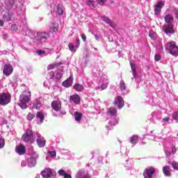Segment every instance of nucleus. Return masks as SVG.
I'll return each mask as SVG.
<instances>
[{
	"mask_svg": "<svg viewBox=\"0 0 178 178\" xmlns=\"http://www.w3.org/2000/svg\"><path fill=\"white\" fill-rule=\"evenodd\" d=\"M104 70V67L102 65L95 66L92 69V72L93 74H96V76H100V85L97 86V90H106L108 88V84H109V79H108V76L104 73L102 71Z\"/></svg>",
	"mask_w": 178,
	"mask_h": 178,
	"instance_id": "f257e3e1",
	"label": "nucleus"
},
{
	"mask_svg": "<svg viewBox=\"0 0 178 178\" xmlns=\"http://www.w3.org/2000/svg\"><path fill=\"white\" fill-rule=\"evenodd\" d=\"M31 99V92H30V90H25L22 92L19 97L20 103H18L19 106H20L22 109H26V108H27V102H30Z\"/></svg>",
	"mask_w": 178,
	"mask_h": 178,
	"instance_id": "f03ea898",
	"label": "nucleus"
},
{
	"mask_svg": "<svg viewBox=\"0 0 178 178\" xmlns=\"http://www.w3.org/2000/svg\"><path fill=\"white\" fill-rule=\"evenodd\" d=\"M108 119L111 118L112 120L108 122V124L110 126H115V124H118V111L115 107H110L107 112Z\"/></svg>",
	"mask_w": 178,
	"mask_h": 178,
	"instance_id": "7ed1b4c3",
	"label": "nucleus"
},
{
	"mask_svg": "<svg viewBox=\"0 0 178 178\" xmlns=\"http://www.w3.org/2000/svg\"><path fill=\"white\" fill-rule=\"evenodd\" d=\"M38 132H33V131L30 129H27L26 133L22 136V140L25 143H29V144H31L35 138H37V135L35 134Z\"/></svg>",
	"mask_w": 178,
	"mask_h": 178,
	"instance_id": "20e7f679",
	"label": "nucleus"
},
{
	"mask_svg": "<svg viewBox=\"0 0 178 178\" xmlns=\"http://www.w3.org/2000/svg\"><path fill=\"white\" fill-rule=\"evenodd\" d=\"M51 108L54 111L57 112V113H54L53 116H60V115H66V111L61 110L62 103H60V101L59 100L52 102Z\"/></svg>",
	"mask_w": 178,
	"mask_h": 178,
	"instance_id": "39448f33",
	"label": "nucleus"
},
{
	"mask_svg": "<svg viewBox=\"0 0 178 178\" xmlns=\"http://www.w3.org/2000/svg\"><path fill=\"white\" fill-rule=\"evenodd\" d=\"M39 156L35 151H32L27 157V165L29 168H34L37 165V159Z\"/></svg>",
	"mask_w": 178,
	"mask_h": 178,
	"instance_id": "423d86ee",
	"label": "nucleus"
},
{
	"mask_svg": "<svg viewBox=\"0 0 178 178\" xmlns=\"http://www.w3.org/2000/svg\"><path fill=\"white\" fill-rule=\"evenodd\" d=\"M165 49L172 55V56H178V47L175 42H169L165 44Z\"/></svg>",
	"mask_w": 178,
	"mask_h": 178,
	"instance_id": "0eeeda50",
	"label": "nucleus"
},
{
	"mask_svg": "<svg viewBox=\"0 0 178 178\" xmlns=\"http://www.w3.org/2000/svg\"><path fill=\"white\" fill-rule=\"evenodd\" d=\"M11 96L8 93H0V105L5 106L10 104Z\"/></svg>",
	"mask_w": 178,
	"mask_h": 178,
	"instance_id": "6e6552de",
	"label": "nucleus"
},
{
	"mask_svg": "<svg viewBox=\"0 0 178 178\" xmlns=\"http://www.w3.org/2000/svg\"><path fill=\"white\" fill-rule=\"evenodd\" d=\"M41 175L43 178L55 177V176H56V172L54 171V170L51 168H45L41 172Z\"/></svg>",
	"mask_w": 178,
	"mask_h": 178,
	"instance_id": "1a4fd4ad",
	"label": "nucleus"
},
{
	"mask_svg": "<svg viewBox=\"0 0 178 178\" xmlns=\"http://www.w3.org/2000/svg\"><path fill=\"white\" fill-rule=\"evenodd\" d=\"M124 168L126 171L129 173V175H134L136 170L134 169V167L133 166V163H131V161L126 160L124 163Z\"/></svg>",
	"mask_w": 178,
	"mask_h": 178,
	"instance_id": "9d476101",
	"label": "nucleus"
},
{
	"mask_svg": "<svg viewBox=\"0 0 178 178\" xmlns=\"http://www.w3.org/2000/svg\"><path fill=\"white\" fill-rule=\"evenodd\" d=\"M19 2L15 1V0H9L8 2L6 3V10H15L17 9V4Z\"/></svg>",
	"mask_w": 178,
	"mask_h": 178,
	"instance_id": "9b49d317",
	"label": "nucleus"
},
{
	"mask_svg": "<svg viewBox=\"0 0 178 178\" xmlns=\"http://www.w3.org/2000/svg\"><path fill=\"white\" fill-rule=\"evenodd\" d=\"M156 170L153 167H147L143 172L144 177L152 178V176H154V173H155Z\"/></svg>",
	"mask_w": 178,
	"mask_h": 178,
	"instance_id": "f8f14e48",
	"label": "nucleus"
},
{
	"mask_svg": "<svg viewBox=\"0 0 178 178\" xmlns=\"http://www.w3.org/2000/svg\"><path fill=\"white\" fill-rule=\"evenodd\" d=\"M75 178H91V176L87 170L81 169L76 172Z\"/></svg>",
	"mask_w": 178,
	"mask_h": 178,
	"instance_id": "ddd939ff",
	"label": "nucleus"
},
{
	"mask_svg": "<svg viewBox=\"0 0 178 178\" xmlns=\"http://www.w3.org/2000/svg\"><path fill=\"white\" fill-rule=\"evenodd\" d=\"M36 143L40 148H43V147H45V143L47 141L43 137H41V135L40 134L36 133Z\"/></svg>",
	"mask_w": 178,
	"mask_h": 178,
	"instance_id": "4468645a",
	"label": "nucleus"
},
{
	"mask_svg": "<svg viewBox=\"0 0 178 178\" xmlns=\"http://www.w3.org/2000/svg\"><path fill=\"white\" fill-rule=\"evenodd\" d=\"M115 106L118 108V109H121L123 106H124V100L120 96H117L114 102Z\"/></svg>",
	"mask_w": 178,
	"mask_h": 178,
	"instance_id": "2eb2a0df",
	"label": "nucleus"
},
{
	"mask_svg": "<svg viewBox=\"0 0 178 178\" xmlns=\"http://www.w3.org/2000/svg\"><path fill=\"white\" fill-rule=\"evenodd\" d=\"M152 96L148 94L145 95L142 99V102L145 104V105H154V104H152Z\"/></svg>",
	"mask_w": 178,
	"mask_h": 178,
	"instance_id": "dca6fc26",
	"label": "nucleus"
},
{
	"mask_svg": "<svg viewBox=\"0 0 178 178\" xmlns=\"http://www.w3.org/2000/svg\"><path fill=\"white\" fill-rule=\"evenodd\" d=\"M3 73L5 76H10V74L13 73V67L12 65L10 64H6L3 67Z\"/></svg>",
	"mask_w": 178,
	"mask_h": 178,
	"instance_id": "f3484780",
	"label": "nucleus"
},
{
	"mask_svg": "<svg viewBox=\"0 0 178 178\" xmlns=\"http://www.w3.org/2000/svg\"><path fill=\"white\" fill-rule=\"evenodd\" d=\"M37 40H48L49 38V33L48 32H38L37 33V36H36Z\"/></svg>",
	"mask_w": 178,
	"mask_h": 178,
	"instance_id": "a211bd4d",
	"label": "nucleus"
},
{
	"mask_svg": "<svg viewBox=\"0 0 178 178\" xmlns=\"http://www.w3.org/2000/svg\"><path fill=\"white\" fill-rule=\"evenodd\" d=\"M162 6H163V1H159L156 5L154 6V15L158 16L162 10Z\"/></svg>",
	"mask_w": 178,
	"mask_h": 178,
	"instance_id": "6ab92c4d",
	"label": "nucleus"
},
{
	"mask_svg": "<svg viewBox=\"0 0 178 178\" xmlns=\"http://www.w3.org/2000/svg\"><path fill=\"white\" fill-rule=\"evenodd\" d=\"M120 90L122 92V94H123V95H126V94H129V89H127V88H126V83H124V81H121L120 83Z\"/></svg>",
	"mask_w": 178,
	"mask_h": 178,
	"instance_id": "aec40b11",
	"label": "nucleus"
},
{
	"mask_svg": "<svg viewBox=\"0 0 178 178\" xmlns=\"http://www.w3.org/2000/svg\"><path fill=\"white\" fill-rule=\"evenodd\" d=\"M15 151L19 155H24V154H26V147L23 145H17L15 147Z\"/></svg>",
	"mask_w": 178,
	"mask_h": 178,
	"instance_id": "412c9836",
	"label": "nucleus"
},
{
	"mask_svg": "<svg viewBox=\"0 0 178 178\" xmlns=\"http://www.w3.org/2000/svg\"><path fill=\"white\" fill-rule=\"evenodd\" d=\"M140 141V137L137 135H134L129 138V143L132 145L131 147H136L137 143Z\"/></svg>",
	"mask_w": 178,
	"mask_h": 178,
	"instance_id": "4be33fe9",
	"label": "nucleus"
},
{
	"mask_svg": "<svg viewBox=\"0 0 178 178\" xmlns=\"http://www.w3.org/2000/svg\"><path fill=\"white\" fill-rule=\"evenodd\" d=\"M102 19L103 22H104L105 23H106L107 24L111 26V27H112V29H115V27H116V24H115L113 22H112V20L108 19V17L103 16V17H102Z\"/></svg>",
	"mask_w": 178,
	"mask_h": 178,
	"instance_id": "5701e85b",
	"label": "nucleus"
},
{
	"mask_svg": "<svg viewBox=\"0 0 178 178\" xmlns=\"http://www.w3.org/2000/svg\"><path fill=\"white\" fill-rule=\"evenodd\" d=\"M150 119H152V120H160V119H162L161 113L159 111L152 113Z\"/></svg>",
	"mask_w": 178,
	"mask_h": 178,
	"instance_id": "b1692460",
	"label": "nucleus"
},
{
	"mask_svg": "<svg viewBox=\"0 0 178 178\" xmlns=\"http://www.w3.org/2000/svg\"><path fill=\"white\" fill-rule=\"evenodd\" d=\"M12 16H13V14L10 13V12L7 11L3 15V22H10L12 20Z\"/></svg>",
	"mask_w": 178,
	"mask_h": 178,
	"instance_id": "393cba45",
	"label": "nucleus"
},
{
	"mask_svg": "<svg viewBox=\"0 0 178 178\" xmlns=\"http://www.w3.org/2000/svg\"><path fill=\"white\" fill-rule=\"evenodd\" d=\"M163 30L165 34H173L175 33V30L173 29V27L170 25H165L163 27Z\"/></svg>",
	"mask_w": 178,
	"mask_h": 178,
	"instance_id": "a878e982",
	"label": "nucleus"
},
{
	"mask_svg": "<svg viewBox=\"0 0 178 178\" xmlns=\"http://www.w3.org/2000/svg\"><path fill=\"white\" fill-rule=\"evenodd\" d=\"M70 99L71 102H74L76 105H79V104H80V96H79V95L70 96Z\"/></svg>",
	"mask_w": 178,
	"mask_h": 178,
	"instance_id": "bb28decb",
	"label": "nucleus"
},
{
	"mask_svg": "<svg viewBox=\"0 0 178 178\" xmlns=\"http://www.w3.org/2000/svg\"><path fill=\"white\" fill-rule=\"evenodd\" d=\"M72 83H73V76H70L67 80L63 82V87H66L67 88H68V87H70V86H72Z\"/></svg>",
	"mask_w": 178,
	"mask_h": 178,
	"instance_id": "cd10ccee",
	"label": "nucleus"
},
{
	"mask_svg": "<svg viewBox=\"0 0 178 178\" xmlns=\"http://www.w3.org/2000/svg\"><path fill=\"white\" fill-rule=\"evenodd\" d=\"M42 106V104L41 102H40V99H37L33 102L32 108L33 109H41V107Z\"/></svg>",
	"mask_w": 178,
	"mask_h": 178,
	"instance_id": "c85d7f7f",
	"label": "nucleus"
},
{
	"mask_svg": "<svg viewBox=\"0 0 178 178\" xmlns=\"http://www.w3.org/2000/svg\"><path fill=\"white\" fill-rule=\"evenodd\" d=\"M163 172L165 176L169 177H170V172H172V170H170V168H169V166L166 165L163 167Z\"/></svg>",
	"mask_w": 178,
	"mask_h": 178,
	"instance_id": "c756f323",
	"label": "nucleus"
},
{
	"mask_svg": "<svg viewBox=\"0 0 178 178\" xmlns=\"http://www.w3.org/2000/svg\"><path fill=\"white\" fill-rule=\"evenodd\" d=\"M58 173L60 176H63L64 178H72V175L66 173L65 170H60Z\"/></svg>",
	"mask_w": 178,
	"mask_h": 178,
	"instance_id": "7c9ffc66",
	"label": "nucleus"
},
{
	"mask_svg": "<svg viewBox=\"0 0 178 178\" xmlns=\"http://www.w3.org/2000/svg\"><path fill=\"white\" fill-rule=\"evenodd\" d=\"M58 24L51 23L50 25V33H56L58 31Z\"/></svg>",
	"mask_w": 178,
	"mask_h": 178,
	"instance_id": "2f4dec72",
	"label": "nucleus"
},
{
	"mask_svg": "<svg viewBox=\"0 0 178 178\" xmlns=\"http://www.w3.org/2000/svg\"><path fill=\"white\" fill-rule=\"evenodd\" d=\"M81 118H83V114L80 112H74V119L76 122H80L81 120Z\"/></svg>",
	"mask_w": 178,
	"mask_h": 178,
	"instance_id": "473e14b6",
	"label": "nucleus"
},
{
	"mask_svg": "<svg viewBox=\"0 0 178 178\" xmlns=\"http://www.w3.org/2000/svg\"><path fill=\"white\" fill-rule=\"evenodd\" d=\"M74 88L76 90L79 91V92H81V91H83V90H84V86L80 83H76L74 86Z\"/></svg>",
	"mask_w": 178,
	"mask_h": 178,
	"instance_id": "72a5a7b5",
	"label": "nucleus"
},
{
	"mask_svg": "<svg viewBox=\"0 0 178 178\" xmlns=\"http://www.w3.org/2000/svg\"><path fill=\"white\" fill-rule=\"evenodd\" d=\"M130 66L131 67L132 74L134 77L136 79V77H137V71L136 70V65L130 62Z\"/></svg>",
	"mask_w": 178,
	"mask_h": 178,
	"instance_id": "f704fd0d",
	"label": "nucleus"
},
{
	"mask_svg": "<svg viewBox=\"0 0 178 178\" xmlns=\"http://www.w3.org/2000/svg\"><path fill=\"white\" fill-rule=\"evenodd\" d=\"M165 22L168 23V24H170V23L173 22V16L172 15H167L165 17Z\"/></svg>",
	"mask_w": 178,
	"mask_h": 178,
	"instance_id": "c9c22d12",
	"label": "nucleus"
},
{
	"mask_svg": "<svg viewBox=\"0 0 178 178\" xmlns=\"http://www.w3.org/2000/svg\"><path fill=\"white\" fill-rule=\"evenodd\" d=\"M86 5H88V6L89 8H95V6H96L95 1H94V0H86Z\"/></svg>",
	"mask_w": 178,
	"mask_h": 178,
	"instance_id": "e433bc0d",
	"label": "nucleus"
},
{
	"mask_svg": "<svg viewBox=\"0 0 178 178\" xmlns=\"http://www.w3.org/2000/svg\"><path fill=\"white\" fill-rule=\"evenodd\" d=\"M36 118H37V119H39V120L41 123H42V122H44V119L45 117L44 116V113H42L41 112H38L36 114Z\"/></svg>",
	"mask_w": 178,
	"mask_h": 178,
	"instance_id": "4c0bfd02",
	"label": "nucleus"
},
{
	"mask_svg": "<svg viewBox=\"0 0 178 178\" xmlns=\"http://www.w3.org/2000/svg\"><path fill=\"white\" fill-rule=\"evenodd\" d=\"M56 12L58 15H63V8H62V5L58 4L56 6Z\"/></svg>",
	"mask_w": 178,
	"mask_h": 178,
	"instance_id": "58836bf2",
	"label": "nucleus"
},
{
	"mask_svg": "<svg viewBox=\"0 0 178 178\" xmlns=\"http://www.w3.org/2000/svg\"><path fill=\"white\" fill-rule=\"evenodd\" d=\"M149 36L151 38V40H156L158 35H156V33L154 32V31H150L149 32Z\"/></svg>",
	"mask_w": 178,
	"mask_h": 178,
	"instance_id": "ea45409f",
	"label": "nucleus"
},
{
	"mask_svg": "<svg viewBox=\"0 0 178 178\" xmlns=\"http://www.w3.org/2000/svg\"><path fill=\"white\" fill-rule=\"evenodd\" d=\"M161 123L163 126H165V124H169L170 123V118H169V117H165L163 118Z\"/></svg>",
	"mask_w": 178,
	"mask_h": 178,
	"instance_id": "a19ab883",
	"label": "nucleus"
},
{
	"mask_svg": "<svg viewBox=\"0 0 178 178\" xmlns=\"http://www.w3.org/2000/svg\"><path fill=\"white\" fill-rule=\"evenodd\" d=\"M63 75V71H59L56 74V81L60 80L62 79V76Z\"/></svg>",
	"mask_w": 178,
	"mask_h": 178,
	"instance_id": "79ce46f5",
	"label": "nucleus"
},
{
	"mask_svg": "<svg viewBox=\"0 0 178 178\" xmlns=\"http://www.w3.org/2000/svg\"><path fill=\"white\" fill-rule=\"evenodd\" d=\"M36 54L39 56H45L47 55V52L44 50H37L36 51Z\"/></svg>",
	"mask_w": 178,
	"mask_h": 178,
	"instance_id": "37998d69",
	"label": "nucleus"
},
{
	"mask_svg": "<svg viewBox=\"0 0 178 178\" xmlns=\"http://www.w3.org/2000/svg\"><path fill=\"white\" fill-rule=\"evenodd\" d=\"M57 66H59V64L58 63L50 64L48 66V70H52V69H55V67H57Z\"/></svg>",
	"mask_w": 178,
	"mask_h": 178,
	"instance_id": "c03bdc74",
	"label": "nucleus"
},
{
	"mask_svg": "<svg viewBox=\"0 0 178 178\" xmlns=\"http://www.w3.org/2000/svg\"><path fill=\"white\" fill-rule=\"evenodd\" d=\"M68 48L70 51H71V52H76V50H74V46L73 45V44L70 43L68 44Z\"/></svg>",
	"mask_w": 178,
	"mask_h": 178,
	"instance_id": "a18cd8bd",
	"label": "nucleus"
},
{
	"mask_svg": "<svg viewBox=\"0 0 178 178\" xmlns=\"http://www.w3.org/2000/svg\"><path fill=\"white\" fill-rule=\"evenodd\" d=\"M171 165L175 170H178V163L176 161H174L171 163Z\"/></svg>",
	"mask_w": 178,
	"mask_h": 178,
	"instance_id": "49530a36",
	"label": "nucleus"
},
{
	"mask_svg": "<svg viewBox=\"0 0 178 178\" xmlns=\"http://www.w3.org/2000/svg\"><path fill=\"white\" fill-rule=\"evenodd\" d=\"M5 147V139L0 138V149Z\"/></svg>",
	"mask_w": 178,
	"mask_h": 178,
	"instance_id": "de8ad7c7",
	"label": "nucleus"
},
{
	"mask_svg": "<svg viewBox=\"0 0 178 178\" xmlns=\"http://www.w3.org/2000/svg\"><path fill=\"white\" fill-rule=\"evenodd\" d=\"M49 156H51V158H54V156H56V152L52 151V152H48Z\"/></svg>",
	"mask_w": 178,
	"mask_h": 178,
	"instance_id": "09e8293b",
	"label": "nucleus"
},
{
	"mask_svg": "<svg viewBox=\"0 0 178 178\" xmlns=\"http://www.w3.org/2000/svg\"><path fill=\"white\" fill-rule=\"evenodd\" d=\"M108 0H96V2L100 6H104L105 5V2H106Z\"/></svg>",
	"mask_w": 178,
	"mask_h": 178,
	"instance_id": "8fccbe9b",
	"label": "nucleus"
},
{
	"mask_svg": "<svg viewBox=\"0 0 178 178\" xmlns=\"http://www.w3.org/2000/svg\"><path fill=\"white\" fill-rule=\"evenodd\" d=\"M172 118L174 120H176V122H178V112H175L172 114Z\"/></svg>",
	"mask_w": 178,
	"mask_h": 178,
	"instance_id": "3c124183",
	"label": "nucleus"
},
{
	"mask_svg": "<svg viewBox=\"0 0 178 178\" xmlns=\"http://www.w3.org/2000/svg\"><path fill=\"white\" fill-rule=\"evenodd\" d=\"M172 154H176V145H171Z\"/></svg>",
	"mask_w": 178,
	"mask_h": 178,
	"instance_id": "603ef678",
	"label": "nucleus"
},
{
	"mask_svg": "<svg viewBox=\"0 0 178 178\" xmlns=\"http://www.w3.org/2000/svg\"><path fill=\"white\" fill-rule=\"evenodd\" d=\"M154 59H155V60H156V62L161 60V55L155 54Z\"/></svg>",
	"mask_w": 178,
	"mask_h": 178,
	"instance_id": "864d4df0",
	"label": "nucleus"
},
{
	"mask_svg": "<svg viewBox=\"0 0 178 178\" xmlns=\"http://www.w3.org/2000/svg\"><path fill=\"white\" fill-rule=\"evenodd\" d=\"M164 152H165L166 156H170V155L172 154L166 148H164Z\"/></svg>",
	"mask_w": 178,
	"mask_h": 178,
	"instance_id": "5fc2aeb1",
	"label": "nucleus"
},
{
	"mask_svg": "<svg viewBox=\"0 0 178 178\" xmlns=\"http://www.w3.org/2000/svg\"><path fill=\"white\" fill-rule=\"evenodd\" d=\"M11 30H13V31H16L17 30V25H16V24L12 25Z\"/></svg>",
	"mask_w": 178,
	"mask_h": 178,
	"instance_id": "6e6d98bb",
	"label": "nucleus"
},
{
	"mask_svg": "<svg viewBox=\"0 0 178 178\" xmlns=\"http://www.w3.org/2000/svg\"><path fill=\"white\" fill-rule=\"evenodd\" d=\"M50 79H54L55 77V72H49Z\"/></svg>",
	"mask_w": 178,
	"mask_h": 178,
	"instance_id": "4d7b16f0",
	"label": "nucleus"
},
{
	"mask_svg": "<svg viewBox=\"0 0 178 178\" xmlns=\"http://www.w3.org/2000/svg\"><path fill=\"white\" fill-rule=\"evenodd\" d=\"M28 120H33V115L31 114H29L27 115Z\"/></svg>",
	"mask_w": 178,
	"mask_h": 178,
	"instance_id": "13d9d810",
	"label": "nucleus"
},
{
	"mask_svg": "<svg viewBox=\"0 0 178 178\" xmlns=\"http://www.w3.org/2000/svg\"><path fill=\"white\" fill-rule=\"evenodd\" d=\"M81 38L84 42H86V40H87V37L84 34L81 35Z\"/></svg>",
	"mask_w": 178,
	"mask_h": 178,
	"instance_id": "bf43d9fd",
	"label": "nucleus"
},
{
	"mask_svg": "<svg viewBox=\"0 0 178 178\" xmlns=\"http://www.w3.org/2000/svg\"><path fill=\"white\" fill-rule=\"evenodd\" d=\"M21 165L23 168H24L26 167V165H27V163L25 161H22Z\"/></svg>",
	"mask_w": 178,
	"mask_h": 178,
	"instance_id": "052dcab7",
	"label": "nucleus"
},
{
	"mask_svg": "<svg viewBox=\"0 0 178 178\" xmlns=\"http://www.w3.org/2000/svg\"><path fill=\"white\" fill-rule=\"evenodd\" d=\"M30 33H31V31L30 29H26V35L30 36Z\"/></svg>",
	"mask_w": 178,
	"mask_h": 178,
	"instance_id": "680f3d73",
	"label": "nucleus"
},
{
	"mask_svg": "<svg viewBox=\"0 0 178 178\" xmlns=\"http://www.w3.org/2000/svg\"><path fill=\"white\" fill-rule=\"evenodd\" d=\"M80 47V39L76 40V48H79Z\"/></svg>",
	"mask_w": 178,
	"mask_h": 178,
	"instance_id": "e2e57ef3",
	"label": "nucleus"
},
{
	"mask_svg": "<svg viewBox=\"0 0 178 178\" xmlns=\"http://www.w3.org/2000/svg\"><path fill=\"white\" fill-rule=\"evenodd\" d=\"M94 36L95 38V40H97V41H99V36L98 35L95 34Z\"/></svg>",
	"mask_w": 178,
	"mask_h": 178,
	"instance_id": "0e129e2a",
	"label": "nucleus"
},
{
	"mask_svg": "<svg viewBox=\"0 0 178 178\" xmlns=\"http://www.w3.org/2000/svg\"><path fill=\"white\" fill-rule=\"evenodd\" d=\"M0 26L3 27V20L0 19Z\"/></svg>",
	"mask_w": 178,
	"mask_h": 178,
	"instance_id": "69168bd1",
	"label": "nucleus"
},
{
	"mask_svg": "<svg viewBox=\"0 0 178 178\" xmlns=\"http://www.w3.org/2000/svg\"><path fill=\"white\" fill-rule=\"evenodd\" d=\"M175 14L176 18L178 19V10H175Z\"/></svg>",
	"mask_w": 178,
	"mask_h": 178,
	"instance_id": "338daca9",
	"label": "nucleus"
},
{
	"mask_svg": "<svg viewBox=\"0 0 178 178\" xmlns=\"http://www.w3.org/2000/svg\"><path fill=\"white\" fill-rule=\"evenodd\" d=\"M22 22H23V24H24L25 27H26V24H27V23L26 22V20L24 19V21H22Z\"/></svg>",
	"mask_w": 178,
	"mask_h": 178,
	"instance_id": "774afa93",
	"label": "nucleus"
}]
</instances>
